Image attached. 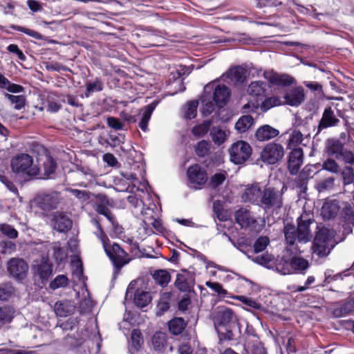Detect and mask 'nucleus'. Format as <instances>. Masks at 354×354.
I'll use <instances>...</instances> for the list:
<instances>
[{"label":"nucleus","mask_w":354,"mask_h":354,"mask_svg":"<svg viewBox=\"0 0 354 354\" xmlns=\"http://www.w3.org/2000/svg\"><path fill=\"white\" fill-rule=\"evenodd\" d=\"M234 218L241 228L252 232H259L263 227L262 221L257 218L249 207H241L234 212Z\"/></svg>","instance_id":"nucleus-5"},{"label":"nucleus","mask_w":354,"mask_h":354,"mask_svg":"<svg viewBox=\"0 0 354 354\" xmlns=\"http://www.w3.org/2000/svg\"><path fill=\"white\" fill-rule=\"evenodd\" d=\"M7 270L15 280L22 281L27 277L28 266L23 259L14 257L8 261Z\"/></svg>","instance_id":"nucleus-13"},{"label":"nucleus","mask_w":354,"mask_h":354,"mask_svg":"<svg viewBox=\"0 0 354 354\" xmlns=\"http://www.w3.org/2000/svg\"><path fill=\"white\" fill-rule=\"evenodd\" d=\"M156 103H151L150 104L145 106L143 109L140 110V113L138 115L140 116V120L138 124L139 127L143 131H147L148 129V123L150 120L152 113L156 108Z\"/></svg>","instance_id":"nucleus-28"},{"label":"nucleus","mask_w":354,"mask_h":354,"mask_svg":"<svg viewBox=\"0 0 354 354\" xmlns=\"http://www.w3.org/2000/svg\"><path fill=\"white\" fill-rule=\"evenodd\" d=\"M60 194L57 192L46 194L36 200L37 206L44 211H50L57 208L60 202Z\"/></svg>","instance_id":"nucleus-15"},{"label":"nucleus","mask_w":354,"mask_h":354,"mask_svg":"<svg viewBox=\"0 0 354 354\" xmlns=\"http://www.w3.org/2000/svg\"><path fill=\"white\" fill-rule=\"evenodd\" d=\"M11 167L13 172L20 175L35 176L39 174V168L33 165V159L27 153L15 156L11 160Z\"/></svg>","instance_id":"nucleus-7"},{"label":"nucleus","mask_w":354,"mask_h":354,"mask_svg":"<svg viewBox=\"0 0 354 354\" xmlns=\"http://www.w3.org/2000/svg\"><path fill=\"white\" fill-rule=\"evenodd\" d=\"M343 183L344 185H350L353 182V170L350 167H346L342 171Z\"/></svg>","instance_id":"nucleus-63"},{"label":"nucleus","mask_w":354,"mask_h":354,"mask_svg":"<svg viewBox=\"0 0 354 354\" xmlns=\"http://www.w3.org/2000/svg\"><path fill=\"white\" fill-rule=\"evenodd\" d=\"M268 87L266 82L260 80L252 82L247 88V93L254 99L249 100L243 106V112H256L259 108L260 101L266 96Z\"/></svg>","instance_id":"nucleus-6"},{"label":"nucleus","mask_w":354,"mask_h":354,"mask_svg":"<svg viewBox=\"0 0 354 354\" xmlns=\"http://www.w3.org/2000/svg\"><path fill=\"white\" fill-rule=\"evenodd\" d=\"M194 149L198 156L204 158L209 154L211 149V144L208 141L201 140L195 145Z\"/></svg>","instance_id":"nucleus-47"},{"label":"nucleus","mask_w":354,"mask_h":354,"mask_svg":"<svg viewBox=\"0 0 354 354\" xmlns=\"http://www.w3.org/2000/svg\"><path fill=\"white\" fill-rule=\"evenodd\" d=\"M86 96L88 97L92 93L100 92L103 90L104 83L100 78H96L94 80H89L86 84Z\"/></svg>","instance_id":"nucleus-41"},{"label":"nucleus","mask_w":354,"mask_h":354,"mask_svg":"<svg viewBox=\"0 0 354 354\" xmlns=\"http://www.w3.org/2000/svg\"><path fill=\"white\" fill-rule=\"evenodd\" d=\"M71 264L74 277L81 280L83 275V268L80 259L77 256L73 257Z\"/></svg>","instance_id":"nucleus-49"},{"label":"nucleus","mask_w":354,"mask_h":354,"mask_svg":"<svg viewBox=\"0 0 354 354\" xmlns=\"http://www.w3.org/2000/svg\"><path fill=\"white\" fill-rule=\"evenodd\" d=\"M339 209V205L337 201H326L322 205L321 214L324 219H330L337 214Z\"/></svg>","instance_id":"nucleus-26"},{"label":"nucleus","mask_w":354,"mask_h":354,"mask_svg":"<svg viewBox=\"0 0 354 354\" xmlns=\"http://www.w3.org/2000/svg\"><path fill=\"white\" fill-rule=\"evenodd\" d=\"M14 292V288L10 283L0 285V300H8Z\"/></svg>","instance_id":"nucleus-59"},{"label":"nucleus","mask_w":354,"mask_h":354,"mask_svg":"<svg viewBox=\"0 0 354 354\" xmlns=\"http://www.w3.org/2000/svg\"><path fill=\"white\" fill-rule=\"evenodd\" d=\"M211 88H212V84H207L204 87V92L201 97L202 104L201 113L203 116L210 115L215 110L216 106H217L212 99Z\"/></svg>","instance_id":"nucleus-18"},{"label":"nucleus","mask_w":354,"mask_h":354,"mask_svg":"<svg viewBox=\"0 0 354 354\" xmlns=\"http://www.w3.org/2000/svg\"><path fill=\"white\" fill-rule=\"evenodd\" d=\"M281 104V100L278 97H270L265 99L261 104H260L259 108H261V111L266 112L270 109L271 108L277 106H279Z\"/></svg>","instance_id":"nucleus-48"},{"label":"nucleus","mask_w":354,"mask_h":354,"mask_svg":"<svg viewBox=\"0 0 354 354\" xmlns=\"http://www.w3.org/2000/svg\"><path fill=\"white\" fill-rule=\"evenodd\" d=\"M66 191L79 200L81 203H87L91 198V193L86 190L67 188Z\"/></svg>","instance_id":"nucleus-46"},{"label":"nucleus","mask_w":354,"mask_h":354,"mask_svg":"<svg viewBox=\"0 0 354 354\" xmlns=\"http://www.w3.org/2000/svg\"><path fill=\"white\" fill-rule=\"evenodd\" d=\"M252 147L243 140L233 143L229 149L230 160L236 165L244 163L252 155Z\"/></svg>","instance_id":"nucleus-9"},{"label":"nucleus","mask_w":354,"mask_h":354,"mask_svg":"<svg viewBox=\"0 0 354 354\" xmlns=\"http://www.w3.org/2000/svg\"><path fill=\"white\" fill-rule=\"evenodd\" d=\"M322 169L333 174H337L339 171V167L335 160L327 158L323 162Z\"/></svg>","instance_id":"nucleus-56"},{"label":"nucleus","mask_w":354,"mask_h":354,"mask_svg":"<svg viewBox=\"0 0 354 354\" xmlns=\"http://www.w3.org/2000/svg\"><path fill=\"white\" fill-rule=\"evenodd\" d=\"M175 286L180 291L189 292L191 290V281L186 272L178 273L175 281Z\"/></svg>","instance_id":"nucleus-37"},{"label":"nucleus","mask_w":354,"mask_h":354,"mask_svg":"<svg viewBox=\"0 0 354 354\" xmlns=\"http://www.w3.org/2000/svg\"><path fill=\"white\" fill-rule=\"evenodd\" d=\"M68 279L66 276L60 274L57 276L49 285L52 290H56L59 288H63L67 286Z\"/></svg>","instance_id":"nucleus-54"},{"label":"nucleus","mask_w":354,"mask_h":354,"mask_svg":"<svg viewBox=\"0 0 354 354\" xmlns=\"http://www.w3.org/2000/svg\"><path fill=\"white\" fill-rule=\"evenodd\" d=\"M189 186L200 189L207 181L206 170L198 164L190 166L187 171Z\"/></svg>","instance_id":"nucleus-11"},{"label":"nucleus","mask_w":354,"mask_h":354,"mask_svg":"<svg viewBox=\"0 0 354 354\" xmlns=\"http://www.w3.org/2000/svg\"><path fill=\"white\" fill-rule=\"evenodd\" d=\"M107 125L115 130V131H120V130H125V123L124 122H122L120 119L115 118V117H108L106 120Z\"/></svg>","instance_id":"nucleus-55"},{"label":"nucleus","mask_w":354,"mask_h":354,"mask_svg":"<svg viewBox=\"0 0 354 354\" xmlns=\"http://www.w3.org/2000/svg\"><path fill=\"white\" fill-rule=\"evenodd\" d=\"M304 91L301 87L292 88L284 95L286 103L292 106H299L302 102H304Z\"/></svg>","instance_id":"nucleus-21"},{"label":"nucleus","mask_w":354,"mask_h":354,"mask_svg":"<svg viewBox=\"0 0 354 354\" xmlns=\"http://www.w3.org/2000/svg\"><path fill=\"white\" fill-rule=\"evenodd\" d=\"M187 325V322L181 317H175L168 322L169 330L174 335L181 334Z\"/></svg>","instance_id":"nucleus-32"},{"label":"nucleus","mask_w":354,"mask_h":354,"mask_svg":"<svg viewBox=\"0 0 354 354\" xmlns=\"http://www.w3.org/2000/svg\"><path fill=\"white\" fill-rule=\"evenodd\" d=\"M56 167L57 165L54 159L51 156H47L44 162V174L46 176L52 174L55 171Z\"/></svg>","instance_id":"nucleus-57"},{"label":"nucleus","mask_w":354,"mask_h":354,"mask_svg":"<svg viewBox=\"0 0 354 354\" xmlns=\"http://www.w3.org/2000/svg\"><path fill=\"white\" fill-rule=\"evenodd\" d=\"M270 243L267 236H260L257 239L254 244V253H259L264 250Z\"/></svg>","instance_id":"nucleus-60"},{"label":"nucleus","mask_w":354,"mask_h":354,"mask_svg":"<svg viewBox=\"0 0 354 354\" xmlns=\"http://www.w3.org/2000/svg\"><path fill=\"white\" fill-rule=\"evenodd\" d=\"M263 190L258 183L245 186L241 198L245 203H250L258 205L261 201Z\"/></svg>","instance_id":"nucleus-16"},{"label":"nucleus","mask_w":354,"mask_h":354,"mask_svg":"<svg viewBox=\"0 0 354 354\" xmlns=\"http://www.w3.org/2000/svg\"><path fill=\"white\" fill-rule=\"evenodd\" d=\"M198 104L197 100H192L187 102L185 107L184 113L186 119L191 120L196 116Z\"/></svg>","instance_id":"nucleus-50"},{"label":"nucleus","mask_w":354,"mask_h":354,"mask_svg":"<svg viewBox=\"0 0 354 354\" xmlns=\"http://www.w3.org/2000/svg\"><path fill=\"white\" fill-rule=\"evenodd\" d=\"M337 160H342L346 164L353 165L354 163V152L345 148Z\"/></svg>","instance_id":"nucleus-64"},{"label":"nucleus","mask_w":354,"mask_h":354,"mask_svg":"<svg viewBox=\"0 0 354 354\" xmlns=\"http://www.w3.org/2000/svg\"><path fill=\"white\" fill-rule=\"evenodd\" d=\"M211 124L210 120H205L201 124L194 126L192 130L193 135L197 138L204 136L209 131H210Z\"/></svg>","instance_id":"nucleus-43"},{"label":"nucleus","mask_w":354,"mask_h":354,"mask_svg":"<svg viewBox=\"0 0 354 354\" xmlns=\"http://www.w3.org/2000/svg\"><path fill=\"white\" fill-rule=\"evenodd\" d=\"M339 123V119L335 114L330 106L326 107L322 114V118L318 125V132L324 129L336 127Z\"/></svg>","instance_id":"nucleus-20"},{"label":"nucleus","mask_w":354,"mask_h":354,"mask_svg":"<svg viewBox=\"0 0 354 354\" xmlns=\"http://www.w3.org/2000/svg\"><path fill=\"white\" fill-rule=\"evenodd\" d=\"M158 209L154 203H150L149 206L141 210L140 213L144 216L143 223L145 225H151L153 227L154 233L160 234L165 231L161 221L158 219Z\"/></svg>","instance_id":"nucleus-12"},{"label":"nucleus","mask_w":354,"mask_h":354,"mask_svg":"<svg viewBox=\"0 0 354 354\" xmlns=\"http://www.w3.org/2000/svg\"><path fill=\"white\" fill-rule=\"evenodd\" d=\"M283 136H288L287 147L288 149L295 148L301 143L303 140L302 133L296 129L292 130L290 133H286Z\"/></svg>","instance_id":"nucleus-36"},{"label":"nucleus","mask_w":354,"mask_h":354,"mask_svg":"<svg viewBox=\"0 0 354 354\" xmlns=\"http://www.w3.org/2000/svg\"><path fill=\"white\" fill-rule=\"evenodd\" d=\"M252 261L264 266L268 269L274 270V258L270 254H264L259 255H251L250 258Z\"/></svg>","instance_id":"nucleus-31"},{"label":"nucleus","mask_w":354,"mask_h":354,"mask_svg":"<svg viewBox=\"0 0 354 354\" xmlns=\"http://www.w3.org/2000/svg\"><path fill=\"white\" fill-rule=\"evenodd\" d=\"M96 199V212L104 215L112 225H114L115 218L109 209V207L112 206L110 199L104 194H98Z\"/></svg>","instance_id":"nucleus-17"},{"label":"nucleus","mask_w":354,"mask_h":354,"mask_svg":"<svg viewBox=\"0 0 354 354\" xmlns=\"http://www.w3.org/2000/svg\"><path fill=\"white\" fill-rule=\"evenodd\" d=\"M212 317L219 337L226 340L233 339L234 330L236 328L240 330L237 317L233 311L225 306H218L214 310Z\"/></svg>","instance_id":"nucleus-2"},{"label":"nucleus","mask_w":354,"mask_h":354,"mask_svg":"<svg viewBox=\"0 0 354 354\" xmlns=\"http://www.w3.org/2000/svg\"><path fill=\"white\" fill-rule=\"evenodd\" d=\"M335 178L328 177L317 181L315 187L317 192H324L331 190L334 187Z\"/></svg>","instance_id":"nucleus-42"},{"label":"nucleus","mask_w":354,"mask_h":354,"mask_svg":"<svg viewBox=\"0 0 354 354\" xmlns=\"http://www.w3.org/2000/svg\"><path fill=\"white\" fill-rule=\"evenodd\" d=\"M151 300V297L149 292L138 289L134 294V302L140 308L147 306Z\"/></svg>","instance_id":"nucleus-35"},{"label":"nucleus","mask_w":354,"mask_h":354,"mask_svg":"<svg viewBox=\"0 0 354 354\" xmlns=\"http://www.w3.org/2000/svg\"><path fill=\"white\" fill-rule=\"evenodd\" d=\"M343 144L338 140L330 139L328 140L327 152L328 155L338 159L344 149Z\"/></svg>","instance_id":"nucleus-33"},{"label":"nucleus","mask_w":354,"mask_h":354,"mask_svg":"<svg viewBox=\"0 0 354 354\" xmlns=\"http://www.w3.org/2000/svg\"><path fill=\"white\" fill-rule=\"evenodd\" d=\"M75 309V306H69L67 301L57 302L55 305V311L60 317H66L71 315Z\"/></svg>","instance_id":"nucleus-38"},{"label":"nucleus","mask_w":354,"mask_h":354,"mask_svg":"<svg viewBox=\"0 0 354 354\" xmlns=\"http://www.w3.org/2000/svg\"><path fill=\"white\" fill-rule=\"evenodd\" d=\"M230 131L225 127L216 126L210 129V137L216 145L223 144L230 136Z\"/></svg>","instance_id":"nucleus-24"},{"label":"nucleus","mask_w":354,"mask_h":354,"mask_svg":"<svg viewBox=\"0 0 354 354\" xmlns=\"http://www.w3.org/2000/svg\"><path fill=\"white\" fill-rule=\"evenodd\" d=\"M303 164V151L301 148L293 149L289 155L288 169L291 174H296Z\"/></svg>","instance_id":"nucleus-22"},{"label":"nucleus","mask_w":354,"mask_h":354,"mask_svg":"<svg viewBox=\"0 0 354 354\" xmlns=\"http://www.w3.org/2000/svg\"><path fill=\"white\" fill-rule=\"evenodd\" d=\"M156 354H165L167 351V335L162 332L156 333L151 339Z\"/></svg>","instance_id":"nucleus-25"},{"label":"nucleus","mask_w":354,"mask_h":354,"mask_svg":"<svg viewBox=\"0 0 354 354\" xmlns=\"http://www.w3.org/2000/svg\"><path fill=\"white\" fill-rule=\"evenodd\" d=\"M234 299L239 300L243 304H245L248 308H251L253 309H259L261 308V304L257 303L254 299L249 298L246 296L243 295H236L233 297Z\"/></svg>","instance_id":"nucleus-53"},{"label":"nucleus","mask_w":354,"mask_h":354,"mask_svg":"<svg viewBox=\"0 0 354 354\" xmlns=\"http://www.w3.org/2000/svg\"><path fill=\"white\" fill-rule=\"evenodd\" d=\"M279 131L268 124L260 127L255 133L257 139L259 141H266L277 137Z\"/></svg>","instance_id":"nucleus-27"},{"label":"nucleus","mask_w":354,"mask_h":354,"mask_svg":"<svg viewBox=\"0 0 354 354\" xmlns=\"http://www.w3.org/2000/svg\"><path fill=\"white\" fill-rule=\"evenodd\" d=\"M224 75L234 83L241 82L243 80V69L238 66L229 69Z\"/></svg>","instance_id":"nucleus-45"},{"label":"nucleus","mask_w":354,"mask_h":354,"mask_svg":"<svg viewBox=\"0 0 354 354\" xmlns=\"http://www.w3.org/2000/svg\"><path fill=\"white\" fill-rule=\"evenodd\" d=\"M254 124V119L249 115L241 116L235 124V129L239 133L248 131Z\"/></svg>","instance_id":"nucleus-34"},{"label":"nucleus","mask_w":354,"mask_h":354,"mask_svg":"<svg viewBox=\"0 0 354 354\" xmlns=\"http://www.w3.org/2000/svg\"><path fill=\"white\" fill-rule=\"evenodd\" d=\"M283 205L282 193L272 187H266L263 190L259 207L265 212L279 209Z\"/></svg>","instance_id":"nucleus-8"},{"label":"nucleus","mask_w":354,"mask_h":354,"mask_svg":"<svg viewBox=\"0 0 354 354\" xmlns=\"http://www.w3.org/2000/svg\"><path fill=\"white\" fill-rule=\"evenodd\" d=\"M5 96L10 101L12 104H15V109L16 110H20L24 107L26 103V97L24 95H14L9 93H6Z\"/></svg>","instance_id":"nucleus-51"},{"label":"nucleus","mask_w":354,"mask_h":354,"mask_svg":"<svg viewBox=\"0 0 354 354\" xmlns=\"http://www.w3.org/2000/svg\"><path fill=\"white\" fill-rule=\"evenodd\" d=\"M227 174L225 171H221L214 174L209 180V185L212 189H216L226 180Z\"/></svg>","instance_id":"nucleus-52"},{"label":"nucleus","mask_w":354,"mask_h":354,"mask_svg":"<svg viewBox=\"0 0 354 354\" xmlns=\"http://www.w3.org/2000/svg\"><path fill=\"white\" fill-rule=\"evenodd\" d=\"M32 271L34 277L40 279L41 282L44 284L48 281L53 273L51 266L46 262L34 264Z\"/></svg>","instance_id":"nucleus-23"},{"label":"nucleus","mask_w":354,"mask_h":354,"mask_svg":"<svg viewBox=\"0 0 354 354\" xmlns=\"http://www.w3.org/2000/svg\"><path fill=\"white\" fill-rule=\"evenodd\" d=\"M223 235L227 237L228 240L236 249L247 255L249 259L251 257V253H252V251L251 242L248 239L245 237H240L236 241H234L232 240V239L225 233H224Z\"/></svg>","instance_id":"nucleus-29"},{"label":"nucleus","mask_w":354,"mask_h":354,"mask_svg":"<svg viewBox=\"0 0 354 354\" xmlns=\"http://www.w3.org/2000/svg\"><path fill=\"white\" fill-rule=\"evenodd\" d=\"M153 278L156 283L164 287L166 286L170 281L171 277L169 273L165 270H156L153 274Z\"/></svg>","instance_id":"nucleus-44"},{"label":"nucleus","mask_w":354,"mask_h":354,"mask_svg":"<svg viewBox=\"0 0 354 354\" xmlns=\"http://www.w3.org/2000/svg\"><path fill=\"white\" fill-rule=\"evenodd\" d=\"M317 229V232L311 247L313 254L318 258L326 257L336 244L334 239L335 232L329 227L321 225H318Z\"/></svg>","instance_id":"nucleus-3"},{"label":"nucleus","mask_w":354,"mask_h":354,"mask_svg":"<svg viewBox=\"0 0 354 354\" xmlns=\"http://www.w3.org/2000/svg\"><path fill=\"white\" fill-rule=\"evenodd\" d=\"M284 155L283 147L275 142L267 144L261 152L262 161L268 165L277 163Z\"/></svg>","instance_id":"nucleus-10"},{"label":"nucleus","mask_w":354,"mask_h":354,"mask_svg":"<svg viewBox=\"0 0 354 354\" xmlns=\"http://www.w3.org/2000/svg\"><path fill=\"white\" fill-rule=\"evenodd\" d=\"M208 84H212V88H211L212 99L218 107H223L228 102L230 96L229 88L224 84H218L215 82H210Z\"/></svg>","instance_id":"nucleus-14"},{"label":"nucleus","mask_w":354,"mask_h":354,"mask_svg":"<svg viewBox=\"0 0 354 354\" xmlns=\"http://www.w3.org/2000/svg\"><path fill=\"white\" fill-rule=\"evenodd\" d=\"M297 221V228L295 225L288 223L283 229L287 251L292 254L304 252L302 246L311 240L310 225L314 221L313 213L310 210L304 209ZM290 263L292 274H305L309 267L308 261L296 255L290 257Z\"/></svg>","instance_id":"nucleus-1"},{"label":"nucleus","mask_w":354,"mask_h":354,"mask_svg":"<svg viewBox=\"0 0 354 354\" xmlns=\"http://www.w3.org/2000/svg\"><path fill=\"white\" fill-rule=\"evenodd\" d=\"M274 270L283 275L292 274L290 258H287L284 256L281 258L275 259Z\"/></svg>","instance_id":"nucleus-30"},{"label":"nucleus","mask_w":354,"mask_h":354,"mask_svg":"<svg viewBox=\"0 0 354 354\" xmlns=\"http://www.w3.org/2000/svg\"><path fill=\"white\" fill-rule=\"evenodd\" d=\"M15 315V310L9 306L0 307V325L10 323Z\"/></svg>","instance_id":"nucleus-39"},{"label":"nucleus","mask_w":354,"mask_h":354,"mask_svg":"<svg viewBox=\"0 0 354 354\" xmlns=\"http://www.w3.org/2000/svg\"><path fill=\"white\" fill-rule=\"evenodd\" d=\"M51 226L59 232H66L72 227V221L63 213L56 212L51 219Z\"/></svg>","instance_id":"nucleus-19"},{"label":"nucleus","mask_w":354,"mask_h":354,"mask_svg":"<svg viewBox=\"0 0 354 354\" xmlns=\"http://www.w3.org/2000/svg\"><path fill=\"white\" fill-rule=\"evenodd\" d=\"M294 79L288 75L272 74L270 77V83L278 86H288L292 84Z\"/></svg>","instance_id":"nucleus-40"},{"label":"nucleus","mask_w":354,"mask_h":354,"mask_svg":"<svg viewBox=\"0 0 354 354\" xmlns=\"http://www.w3.org/2000/svg\"><path fill=\"white\" fill-rule=\"evenodd\" d=\"M16 250V244L11 241L0 242V252L10 254Z\"/></svg>","instance_id":"nucleus-62"},{"label":"nucleus","mask_w":354,"mask_h":354,"mask_svg":"<svg viewBox=\"0 0 354 354\" xmlns=\"http://www.w3.org/2000/svg\"><path fill=\"white\" fill-rule=\"evenodd\" d=\"M0 231L2 234L10 239H16L18 236V232L17 230L8 224L0 225Z\"/></svg>","instance_id":"nucleus-61"},{"label":"nucleus","mask_w":354,"mask_h":354,"mask_svg":"<svg viewBox=\"0 0 354 354\" xmlns=\"http://www.w3.org/2000/svg\"><path fill=\"white\" fill-rule=\"evenodd\" d=\"M11 28L15 30H17V31L22 32L24 34H26L34 39H41V35L34 30L29 29V28H25L23 26H17V25L11 26Z\"/></svg>","instance_id":"nucleus-58"},{"label":"nucleus","mask_w":354,"mask_h":354,"mask_svg":"<svg viewBox=\"0 0 354 354\" xmlns=\"http://www.w3.org/2000/svg\"><path fill=\"white\" fill-rule=\"evenodd\" d=\"M95 224L98 229V232H95V234L101 240L104 249L113 265L118 268H120L127 264L130 260L128 258L127 253L117 243H113L111 246L109 245L106 241H108V239L103 233L99 222L95 221Z\"/></svg>","instance_id":"nucleus-4"}]
</instances>
